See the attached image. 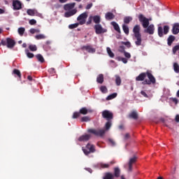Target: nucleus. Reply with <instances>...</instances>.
<instances>
[{
    "instance_id": "1",
    "label": "nucleus",
    "mask_w": 179,
    "mask_h": 179,
    "mask_svg": "<svg viewBox=\"0 0 179 179\" xmlns=\"http://www.w3.org/2000/svg\"><path fill=\"white\" fill-rule=\"evenodd\" d=\"M146 75L148 76L149 80H145V78H146ZM136 80H144L143 82V85H152H152H155V83H156V78H155L153 75H152V73H141L136 78Z\"/></svg>"
},
{
    "instance_id": "2",
    "label": "nucleus",
    "mask_w": 179,
    "mask_h": 179,
    "mask_svg": "<svg viewBox=\"0 0 179 179\" xmlns=\"http://www.w3.org/2000/svg\"><path fill=\"white\" fill-rule=\"evenodd\" d=\"M102 116L103 117V118H106V120H108L105 125L106 129H110V128L111 127V120H113V113L109 110H104L102 113Z\"/></svg>"
},
{
    "instance_id": "3",
    "label": "nucleus",
    "mask_w": 179,
    "mask_h": 179,
    "mask_svg": "<svg viewBox=\"0 0 179 179\" xmlns=\"http://www.w3.org/2000/svg\"><path fill=\"white\" fill-rule=\"evenodd\" d=\"M88 132L90 134H93V135H95L96 136H103V135L106 134V130L104 129H89Z\"/></svg>"
},
{
    "instance_id": "4",
    "label": "nucleus",
    "mask_w": 179,
    "mask_h": 179,
    "mask_svg": "<svg viewBox=\"0 0 179 179\" xmlns=\"http://www.w3.org/2000/svg\"><path fill=\"white\" fill-rule=\"evenodd\" d=\"M83 151L85 155H87L90 153H94V152H96V149L94 148L93 144L88 143L85 148H83Z\"/></svg>"
},
{
    "instance_id": "5",
    "label": "nucleus",
    "mask_w": 179,
    "mask_h": 179,
    "mask_svg": "<svg viewBox=\"0 0 179 179\" xmlns=\"http://www.w3.org/2000/svg\"><path fill=\"white\" fill-rule=\"evenodd\" d=\"M138 20L141 23H142L143 29L148 28V27L149 26V19L146 18L145 16H143V15L140 14L138 15Z\"/></svg>"
},
{
    "instance_id": "6",
    "label": "nucleus",
    "mask_w": 179,
    "mask_h": 179,
    "mask_svg": "<svg viewBox=\"0 0 179 179\" xmlns=\"http://www.w3.org/2000/svg\"><path fill=\"white\" fill-rule=\"evenodd\" d=\"M136 162V157H133L129 159L127 164L124 165V168L127 169V171H132V165Z\"/></svg>"
},
{
    "instance_id": "7",
    "label": "nucleus",
    "mask_w": 179,
    "mask_h": 179,
    "mask_svg": "<svg viewBox=\"0 0 179 179\" xmlns=\"http://www.w3.org/2000/svg\"><path fill=\"white\" fill-rule=\"evenodd\" d=\"M94 29L96 34H102L103 33H107V29H103V27H101V24H95Z\"/></svg>"
},
{
    "instance_id": "8",
    "label": "nucleus",
    "mask_w": 179,
    "mask_h": 179,
    "mask_svg": "<svg viewBox=\"0 0 179 179\" xmlns=\"http://www.w3.org/2000/svg\"><path fill=\"white\" fill-rule=\"evenodd\" d=\"M86 19H87V13L86 12L83 13L77 17L79 24H85L86 23Z\"/></svg>"
},
{
    "instance_id": "9",
    "label": "nucleus",
    "mask_w": 179,
    "mask_h": 179,
    "mask_svg": "<svg viewBox=\"0 0 179 179\" xmlns=\"http://www.w3.org/2000/svg\"><path fill=\"white\" fill-rule=\"evenodd\" d=\"M13 7L14 10H20L22 9V2L19 0H13Z\"/></svg>"
},
{
    "instance_id": "10",
    "label": "nucleus",
    "mask_w": 179,
    "mask_h": 179,
    "mask_svg": "<svg viewBox=\"0 0 179 179\" xmlns=\"http://www.w3.org/2000/svg\"><path fill=\"white\" fill-rule=\"evenodd\" d=\"M80 114H83V115H86V114H87V109L86 108H83L80 110V113L75 112L73 115V118H78V117H79Z\"/></svg>"
},
{
    "instance_id": "11",
    "label": "nucleus",
    "mask_w": 179,
    "mask_h": 179,
    "mask_svg": "<svg viewBox=\"0 0 179 179\" xmlns=\"http://www.w3.org/2000/svg\"><path fill=\"white\" fill-rule=\"evenodd\" d=\"M145 33H148V34H154L155 33V25L153 24L147 27V28L144 30Z\"/></svg>"
},
{
    "instance_id": "12",
    "label": "nucleus",
    "mask_w": 179,
    "mask_h": 179,
    "mask_svg": "<svg viewBox=\"0 0 179 179\" xmlns=\"http://www.w3.org/2000/svg\"><path fill=\"white\" fill-rule=\"evenodd\" d=\"M135 44L137 46L142 45V35H134Z\"/></svg>"
},
{
    "instance_id": "13",
    "label": "nucleus",
    "mask_w": 179,
    "mask_h": 179,
    "mask_svg": "<svg viewBox=\"0 0 179 179\" xmlns=\"http://www.w3.org/2000/svg\"><path fill=\"white\" fill-rule=\"evenodd\" d=\"M15 44H16V43L15 42V41L10 38H7V47L8 48H13V47H15Z\"/></svg>"
},
{
    "instance_id": "14",
    "label": "nucleus",
    "mask_w": 179,
    "mask_h": 179,
    "mask_svg": "<svg viewBox=\"0 0 179 179\" xmlns=\"http://www.w3.org/2000/svg\"><path fill=\"white\" fill-rule=\"evenodd\" d=\"M91 135L90 134H85L79 137L78 141L80 142H87V141H89L91 138Z\"/></svg>"
},
{
    "instance_id": "15",
    "label": "nucleus",
    "mask_w": 179,
    "mask_h": 179,
    "mask_svg": "<svg viewBox=\"0 0 179 179\" xmlns=\"http://www.w3.org/2000/svg\"><path fill=\"white\" fill-rule=\"evenodd\" d=\"M133 33L134 36H141V26L140 25H136L133 29Z\"/></svg>"
},
{
    "instance_id": "16",
    "label": "nucleus",
    "mask_w": 179,
    "mask_h": 179,
    "mask_svg": "<svg viewBox=\"0 0 179 179\" xmlns=\"http://www.w3.org/2000/svg\"><path fill=\"white\" fill-rule=\"evenodd\" d=\"M76 12L78 10L76 9H73L69 11H67L64 13L65 17H71V16H73V15H76Z\"/></svg>"
},
{
    "instance_id": "17",
    "label": "nucleus",
    "mask_w": 179,
    "mask_h": 179,
    "mask_svg": "<svg viewBox=\"0 0 179 179\" xmlns=\"http://www.w3.org/2000/svg\"><path fill=\"white\" fill-rule=\"evenodd\" d=\"M92 19L96 24H100V22H101V17L100 15H92Z\"/></svg>"
},
{
    "instance_id": "18",
    "label": "nucleus",
    "mask_w": 179,
    "mask_h": 179,
    "mask_svg": "<svg viewBox=\"0 0 179 179\" xmlns=\"http://www.w3.org/2000/svg\"><path fill=\"white\" fill-rule=\"evenodd\" d=\"M83 50H85V51H87V52H90L91 54L96 52V49L93 48L90 45L84 46L83 48Z\"/></svg>"
},
{
    "instance_id": "19",
    "label": "nucleus",
    "mask_w": 179,
    "mask_h": 179,
    "mask_svg": "<svg viewBox=\"0 0 179 179\" xmlns=\"http://www.w3.org/2000/svg\"><path fill=\"white\" fill-rule=\"evenodd\" d=\"M172 33H173V34H178V33H179V24L178 23H176L173 24Z\"/></svg>"
},
{
    "instance_id": "20",
    "label": "nucleus",
    "mask_w": 179,
    "mask_h": 179,
    "mask_svg": "<svg viewBox=\"0 0 179 179\" xmlns=\"http://www.w3.org/2000/svg\"><path fill=\"white\" fill-rule=\"evenodd\" d=\"M114 17H115V15H114L111 12H108L105 15V19L106 20H113Z\"/></svg>"
},
{
    "instance_id": "21",
    "label": "nucleus",
    "mask_w": 179,
    "mask_h": 179,
    "mask_svg": "<svg viewBox=\"0 0 179 179\" xmlns=\"http://www.w3.org/2000/svg\"><path fill=\"white\" fill-rule=\"evenodd\" d=\"M75 5H76L75 3H72L70 4H66L64 6V9H65V10H71V9H73V8H75Z\"/></svg>"
},
{
    "instance_id": "22",
    "label": "nucleus",
    "mask_w": 179,
    "mask_h": 179,
    "mask_svg": "<svg viewBox=\"0 0 179 179\" xmlns=\"http://www.w3.org/2000/svg\"><path fill=\"white\" fill-rule=\"evenodd\" d=\"M112 26H113L115 30L117 31V33H121V30L120 29V26L118 24L115 22H111Z\"/></svg>"
},
{
    "instance_id": "23",
    "label": "nucleus",
    "mask_w": 179,
    "mask_h": 179,
    "mask_svg": "<svg viewBox=\"0 0 179 179\" xmlns=\"http://www.w3.org/2000/svg\"><path fill=\"white\" fill-rule=\"evenodd\" d=\"M103 179H114V174L111 173H105Z\"/></svg>"
},
{
    "instance_id": "24",
    "label": "nucleus",
    "mask_w": 179,
    "mask_h": 179,
    "mask_svg": "<svg viewBox=\"0 0 179 179\" xmlns=\"http://www.w3.org/2000/svg\"><path fill=\"white\" fill-rule=\"evenodd\" d=\"M96 82L98 83H103L104 82V77L103 76V74H99L96 78Z\"/></svg>"
},
{
    "instance_id": "25",
    "label": "nucleus",
    "mask_w": 179,
    "mask_h": 179,
    "mask_svg": "<svg viewBox=\"0 0 179 179\" xmlns=\"http://www.w3.org/2000/svg\"><path fill=\"white\" fill-rule=\"evenodd\" d=\"M27 13L29 16H34V15H36V13H37V10H32V9H28L27 11Z\"/></svg>"
},
{
    "instance_id": "26",
    "label": "nucleus",
    "mask_w": 179,
    "mask_h": 179,
    "mask_svg": "<svg viewBox=\"0 0 179 179\" xmlns=\"http://www.w3.org/2000/svg\"><path fill=\"white\" fill-rule=\"evenodd\" d=\"M98 167L99 169H108V167H110V164H103V163H99V164H98Z\"/></svg>"
},
{
    "instance_id": "27",
    "label": "nucleus",
    "mask_w": 179,
    "mask_h": 179,
    "mask_svg": "<svg viewBox=\"0 0 179 179\" xmlns=\"http://www.w3.org/2000/svg\"><path fill=\"white\" fill-rule=\"evenodd\" d=\"M115 83H116L117 86L121 85V77H120V76H118V75L115 76Z\"/></svg>"
},
{
    "instance_id": "28",
    "label": "nucleus",
    "mask_w": 179,
    "mask_h": 179,
    "mask_svg": "<svg viewBox=\"0 0 179 179\" xmlns=\"http://www.w3.org/2000/svg\"><path fill=\"white\" fill-rule=\"evenodd\" d=\"M35 38L36 40H44V38H46L45 35L41 34H38L36 36H35Z\"/></svg>"
},
{
    "instance_id": "29",
    "label": "nucleus",
    "mask_w": 179,
    "mask_h": 179,
    "mask_svg": "<svg viewBox=\"0 0 179 179\" xmlns=\"http://www.w3.org/2000/svg\"><path fill=\"white\" fill-rule=\"evenodd\" d=\"M129 118H134V120H136V118H138V113L134 111L129 114Z\"/></svg>"
},
{
    "instance_id": "30",
    "label": "nucleus",
    "mask_w": 179,
    "mask_h": 179,
    "mask_svg": "<svg viewBox=\"0 0 179 179\" xmlns=\"http://www.w3.org/2000/svg\"><path fill=\"white\" fill-rule=\"evenodd\" d=\"M122 29H123L124 32L125 33V34H127V35L129 34V28L128 27V26L123 24Z\"/></svg>"
},
{
    "instance_id": "31",
    "label": "nucleus",
    "mask_w": 179,
    "mask_h": 179,
    "mask_svg": "<svg viewBox=\"0 0 179 179\" xmlns=\"http://www.w3.org/2000/svg\"><path fill=\"white\" fill-rule=\"evenodd\" d=\"M174 40H176V38L173 36H170L168 38V45L173 44V41H174Z\"/></svg>"
},
{
    "instance_id": "32",
    "label": "nucleus",
    "mask_w": 179,
    "mask_h": 179,
    "mask_svg": "<svg viewBox=\"0 0 179 179\" xmlns=\"http://www.w3.org/2000/svg\"><path fill=\"white\" fill-rule=\"evenodd\" d=\"M18 34H20L21 36H23V34H24V31H26V29H24V27H20L18 28Z\"/></svg>"
},
{
    "instance_id": "33",
    "label": "nucleus",
    "mask_w": 179,
    "mask_h": 179,
    "mask_svg": "<svg viewBox=\"0 0 179 179\" xmlns=\"http://www.w3.org/2000/svg\"><path fill=\"white\" fill-rule=\"evenodd\" d=\"M106 51L110 58H114V53L111 51V48H107Z\"/></svg>"
},
{
    "instance_id": "34",
    "label": "nucleus",
    "mask_w": 179,
    "mask_h": 179,
    "mask_svg": "<svg viewBox=\"0 0 179 179\" xmlns=\"http://www.w3.org/2000/svg\"><path fill=\"white\" fill-rule=\"evenodd\" d=\"M117 94L113 93L109 96H107L106 100H113V99H115L117 97Z\"/></svg>"
},
{
    "instance_id": "35",
    "label": "nucleus",
    "mask_w": 179,
    "mask_h": 179,
    "mask_svg": "<svg viewBox=\"0 0 179 179\" xmlns=\"http://www.w3.org/2000/svg\"><path fill=\"white\" fill-rule=\"evenodd\" d=\"M40 31H41L38 29L32 28L29 29V33H31V34H36V33H40Z\"/></svg>"
},
{
    "instance_id": "36",
    "label": "nucleus",
    "mask_w": 179,
    "mask_h": 179,
    "mask_svg": "<svg viewBox=\"0 0 179 179\" xmlns=\"http://www.w3.org/2000/svg\"><path fill=\"white\" fill-rule=\"evenodd\" d=\"M25 53L28 58H33L34 57V55L30 52H29V49L25 50Z\"/></svg>"
},
{
    "instance_id": "37",
    "label": "nucleus",
    "mask_w": 179,
    "mask_h": 179,
    "mask_svg": "<svg viewBox=\"0 0 179 179\" xmlns=\"http://www.w3.org/2000/svg\"><path fill=\"white\" fill-rule=\"evenodd\" d=\"M114 173H115V177H118L121 173L120 168H115Z\"/></svg>"
},
{
    "instance_id": "38",
    "label": "nucleus",
    "mask_w": 179,
    "mask_h": 179,
    "mask_svg": "<svg viewBox=\"0 0 179 179\" xmlns=\"http://www.w3.org/2000/svg\"><path fill=\"white\" fill-rule=\"evenodd\" d=\"M132 20V17H125L124 18V22L126 23L127 24H128L129 23V22H131Z\"/></svg>"
},
{
    "instance_id": "39",
    "label": "nucleus",
    "mask_w": 179,
    "mask_h": 179,
    "mask_svg": "<svg viewBox=\"0 0 179 179\" xmlns=\"http://www.w3.org/2000/svg\"><path fill=\"white\" fill-rule=\"evenodd\" d=\"M117 61H122V62H123V64H127L128 63V59L127 58H124V57H117Z\"/></svg>"
},
{
    "instance_id": "40",
    "label": "nucleus",
    "mask_w": 179,
    "mask_h": 179,
    "mask_svg": "<svg viewBox=\"0 0 179 179\" xmlns=\"http://www.w3.org/2000/svg\"><path fill=\"white\" fill-rule=\"evenodd\" d=\"M173 69L176 73H179V65L177 63H174Z\"/></svg>"
},
{
    "instance_id": "41",
    "label": "nucleus",
    "mask_w": 179,
    "mask_h": 179,
    "mask_svg": "<svg viewBox=\"0 0 179 179\" xmlns=\"http://www.w3.org/2000/svg\"><path fill=\"white\" fill-rule=\"evenodd\" d=\"M36 57L39 62H44V57H43V55H37Z\"/></svg>"
},
{
    "instance_id": "42",
    "label": "nucleus",
    "mask_w": 179,
    "mask_h": 179,
    "mask_svg": "<svg viewBox=\"0 0 179 179\" xmlns=\"http://www.w3.org/2000/svg\"><path fill=\"white\" fill-rule=\"evenodd\" d=\"M29 48L30 51H37V46L36 45H29Z\"/></svg>"
},
{
    "instance_id": "43",
    "label": "nucleus",
    "mask_w": 179,
    "mask_h": 179,
    "mask_svg": "<svg viewBox=\"0 0 179 179\" xmlns=\"http://www.w3.org/2000/svg\"><path fill=\"white\" fill-rule=\"evenodd\" d=\"M158 34L159 37H163V27H158Z\"/></svg>"
},
{
    "instance_id": "44",
    "label": "nucleus",
    "mask_w": 179,
    "mask_h": 179,
    "mask_svg": "<svg viewBox=\"0 0 179 179\" xmlns=\"http://www.w3.org/2000/svg\"><path fill=\"white\" fill-rule=\"evenodd\" d=\"M13 73H14V75H17L20 78H22V74L20 73V71H19L17 69H14Z\"/></svg>"
},
{
    "instance_id": "45",
    "label": "nucleus",
    "mask_w": 179,
    "mask_h": 179,
    "mask_svg": "<svg viewBox=\"0 0 179 179\" xmlns=\"http://www.w3.org/2000/svg\"><path fill=\"white\" fill-rule=\"evenodd\" d=\"M123 54H124V56L125 57V58H127V59H129V58H131V53H129L127 51H124Z\"/></svg>"
},
{
    "instance_id": "46",
    "label": "nucleus",
    "mask_w": 179,
    "mask_h": 179,
    "mask_svg": "<svg viewBox=\"0 0 179 179\" xmlns=\"http://www.w3.org/2000/svg\"><path fill=\"white\" fill-rule=\"evenodd\" d=\"M170 30V27H169V26L165 25L164 27V34H167V33H169V31Z\"/></svg>"
},
{
    "instance_id": "47",
    "label": "nucleus",
    "mask_w": 179,
    "mask_h": 179,
    "mask_svg": "<svg viewBox=\"0 0 179 179\" xmlns=\"http://www.w3.org/2000/svg\"><path fill=\"white\" fill-rule=\"evenodd\" d=\"M79 26V23L72 24L69 26V29H76Z\"/></svg>"
},
{
    "instance_id": "48",
    "label": "nucleus",
    "mask_w": 179,
    "mask_h": 179,
    "mask_svg": "<svg viewBox=\"0 0 179 179\" xmlns=\"http://www.w3.org/2000/svg\"><path fill=\"white\" fill-rule=\"evenodd\" d=\"M108 143L110 145V146H115V141H114V140L112 138L108 139Z\"/></svg>"
},
{
    "instance_id": "49",
    "label": "nucleus",
    "mask_w": 179,
    "mask_h": 179,
    "mask_svg": "<svg viewBox=\"0 0 179 179\" xmlns=\"http://www.w3.org/2000/svg\"><path fill=\"white\" fill-rule=\"evenodd\" d=\"M100 90L101 92H102L103 93H107V87L106 86H101L100 87Z\"/></svg>"
},
{
    "instance_id": "50",
    "label": "nucleus",
    "mask_w": 179,
    "mask_h": 179,
    "mask_svg": "<svg viewBox=\"0 0 179 179\" xmlns=\"http://www.w3.org/2000/svg\"><path fill=\"white\" fill-rule=\"evenodd\" d=\"M179 50V45H176L173 48V53L176 54V52H177V51H178Z\"/></svg>"
},
{
    "instance_id": "51",
    "label": "nucleus",
    "mask_w": 179,
    "mask_h": 179,
    "mask_svg": "<svg viewBox=\"0 0 179 179\" xmlns=\"http://www.w3.org/2000/svg\"><path fill=\"white\" fill-rule=\"evenodd\" d=\"M81 120L83 122H87V121H90L89 117H82Z\"/></svg>"
},
{
    "instance_id": "52",
    "label": "nucleus",
    "mask_w": 179,
    "mask_h": 179,
    "mask_svg": "<svg viewBox=\"0 0 179 179\" xmlns=\"http://www.w3.org/2000/svg\"><path fill=\"white\" fill-rule=\"evenodd\" d=\"M118 51H120V52L124 53V51H125V48L124 46L121 45L119 47Z\"/></svg>"
},
{
    "instance_id": "53",
    "label": "nucleus",
    "mask_w": 179,
    "mask_h": 179,
    "mask_svg": "<svg viewBox=\"0 0 179 179\" xmlns=\"http://www.w3.org/2000/svg\"><path fill=\"white\" fill-rule=\"evenodd\" d=\"M92 15H90L88 18V21L87 22V24H92Z\"/></svg>"
},
{
    "instance_id": "54",
    "label": "nucleus",
    "mask_w": 179,
    "mask_h": 179,
    "mask_svg": "<svg viewBox=\"0 0 179 179\" xmlns=\"http://www.w3.org/2000/svg\"><path fill=\"white\" fill-rule=\"evenodd\" d=\"M1 44L2 45H8V38H6V40H2Z\"/></svg>"
},
{
    "instance_id": "55",
    "label": "nucleus",
    "mask_w": 179,
    "mask_h": 179,
    "mask_svg": "<svg viewBox=\"0 0 179 179\" xmlns=\"http://www.w3.org/2000/svg\"><path fill=\"white\" fill-rule=\"evenodd\" d=\"M141 94L142 96H143L144 97H146V98L149 97V96H148V94H146V92H145L144 91H141Z\"/></svg>"
},
{
    "instance_id": "56",
    "label": "nucleus",
    "mask_w": 179,
    "mask_h": 179,
    "mask_svg": "<svg viewBox=\"0 0 179 179\" xmlns=\"http://www.w3.org/2000/svg\"><path fill=\"white\" fill-rule=\"evenodd\" d=\"M129 138H130L129 134H126L124 135V141H127V139H129Z\"/></svg>"
},
{
    "instance_id": "57",
    "label": "nucleus",
    "mask_w": 179,
    "mask_h": 179,
    "mask_svg": "<svg viewBox=\"0 0 179 179\" xmlns=\"http://www.w3.org/2000/svg\"><path fill=\"white\" fill-rule=\"evenodd\" d=\"M36 23H37V22L35 20H31L29 21V24H36Z\"/></svg>"
},
{
    "instance_id": "58",
    "label": "nucleus",
    "mask_w": 179,
    "mask_h": 179,
    "mask_svg": "<svg viewBox=\"0 0 179 179\" xmlns=\"http://www.w3.org/2000/svg\"><path fill=\"white\" fill-rule=\"evenodd\" d=\"M92 6H93V3H89L87 6H86V9L89 10L92 8Z\"/></svg>"
},
{
    "instance_id": "59",
    "label": "nucleus",
    "mask_w": 179,
    "mask_h": 179,
    "mask_svg": "<svg viewBox=\"0 0 179 179\" xmlns=\"http://www.w3.org/2000/svg\"><path fill=\"white\" fill-rule=\"evenodd\" d=\"M172 101H173L175 104H177L178 103V99H177V98H172Z\"/></svg>"
},
{
    "instance_id": "60",
    "label": "nucleus",
    "mask_w": 179,
    "mask_h": 179,
    "mask_svg": "<svg viewBox=\"0 0 179 179\" xmlns=\"http://www.w3.org/2000/svg\"><path fill=\"white\" fill-rule=\"evenodd\" d=\"M175 121H176V122H179V115H177L176 116Z\"/></svg>"
},
{
    "instance_id": "61",
    "label": "nucleus",
    "mask_w": 179,
    "mask_h": 179,
    "mask_svg": "<svg viewBox=\"0 0 179 179\" xmlns=\"http://www.w3.org/2000/svg\"><path fill=\"white\" fill-rule=\"evenodd\" d=\"M49 72H52V73H55V70L54 69H50Z\"/></svg>"
},
{
    "instance_id": "62",
    "label": "nucleus",
    "mask_w": 179,
    "mask_h": 179,
    "mask_svg": "<svg viewBox=\"0 0 179 179\" xmlns=\"http://www.w3.org/2000/svg\"><path fill=\"white\" fill-rule=\"evenodd\" d=\"M125 45H127V47H131V43L129 42H126L124 43Z\"/></svg>"
},
{
    "instance_id": "63",
    "label": "nucleus",
    "mask_w": 179,
    "mask_h": 179,
    "mask_svg": "<svg viewBox=\"0 0 179 179\" xmlns=\"http://www.w3.org/2000/svg\"><path fill=\"white\" fill-rule=\"evenodd\" d=\"M3 13H5V10H3L1 8H0V15H3Z\"/></svg>"
},
{
    "instance_id": "64",
    "label": "nucleus",
    "mask_w": 179,
    "mask_h": 179,
    "mask_svg": "<svg viewBox=\"0 0 179 179\" xmlns=\"http://www.w3.org/2000/svg\"><path fill=\"white\" fill-rule=\"evenodd\" d=\"M28 80H33V78L31 76H28Z\"/></svg>"
}]
</instances>
